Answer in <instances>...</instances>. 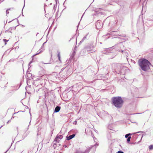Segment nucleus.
I'll use <instances>...</instances> for the list:
<instances>
[{"label":"nucleus","instance_id":"1","mask_svg":"<svg viewBox=\"0 0 153 153\" xmlns=\"http://www.w3.org/2000/svg\"><path fill=\"white\" fill-rule=\"evenodd\" d=\"M138 63L141 69L144 71H147L150 68V62L145 59H142L139 60Z\"/></svg>","mask_w":153,"mask_h":153},{"label":"nucleus","instance_id":"2","mask_svg":"<svg viewBox=\"0 0 153 153\" xmlns=\"http://www.w3.org/2000/svg\"><path fill=\"white\" fill-rule=\"evenodd\" d=\"M111 101L114 105L117 108L121 107L123 103V99L120 97H113L111 99Z\"/></svg>","mask_w":153,"mask_h":153},{"label":"nucleus","instance_id":"3","mask_svg":"<svg viewBox=\"0 0 153 153\" xmlns=\"http://www.w3.org/2000/svg\"><path fill=\"white\" fill-rule=\"evenodd\" d=\"M75 135V134H73L69 136H68V137H67V140H69L72 139V138H74V137Z\"/></svg>","mask_w":153,"mask_h":153},{"label":"nucleus","instance_id":"4","mask_svg":"<svg viewBox=\"0 0 153 153\" xmlns=\"http://www.w3.org/2000/svg\"><path fill=\"white\" fill-rule=\"evenodd\" d=\"M60 107L59 106H57L55 108L54 111L55 112H57L60 111Z\"/></svg>","mask_w":153,"mask_h":153},{"label":"nucleus","instance_id":"5","mask_svg":"<svg viewBox=\"0 0 153 153\" xmlns=\"http://www.w3.org/2000/svg\"><path fill=\"white\" fill-rule=\"evenodd\" d=\"M62 137L63 136L61 135L57 136L55 138V140H56V141H57L58 140L59 141V139H61Z\"/></svg>","mask_w":153,"mask_h":153},{"label":"nucleus","instance_id":"6","mask_svg":"<svg viewBox=\"0 0 153 153\" xmlns=\"http://www.w3.org/2000/svg\"><path fill=\"white\" fill-rule=\"evenodd\" d=\"M100 24V23L99 22H97V23L96 24V27L98 29H99L100 28V27L99 26V25Z\"/></svg>","mask_w":153,"mask_h":153},{"label":"nucleus","instance_id":"7","mask_svg":"<svg viewBox=\"0 0 153 153\" xmlns=\"http://www.w3.org/2000/svg\"><path fill=\"white\" fill-rule=\"evenodd\" d=\"M58 57L59 60L61 61L60 57V53L59 52L57 55Z\"/></svg>","mask_w":153,"mask_h":153},{"label":"nucleus","instance_id":"8","mask_svg":"<svg viewBox=\"0 0 153 153\" xmlns=\"http://www.w3.org/2000/svg\"><path fill=\"white\" fill-rule=\"evenodd\" d=\"M9 40H7L5 39H3V41L5 43V45H6L7 44V42Z\"/></svg>","mask_w":153,"mask_h":153},{"label":"nucleus","instance_id":"9","mask_svg":"<svg viewBox=\"0 0 153 153\" xmlns=\"http://www.w3.org/2000/svg\"><path fill=\"white\" fill-rule=\"evenodd\" d=\"M131 135V134L130 133H129V134H127L125 135V137L126 138L128 137H129V136H130Z\"/></svg>","mask_w":153,"mask_h":153},{"label":"nucleus","instance_id":"10","mask_svg":"<svg viewBox=\"0 0 153 153\" xmlns=\"http://www.w3.org/2000/svg\"><path fill=\"white\" fill-rule=\"evenodd\" d=\"M153 149V145H151L149 146V149L152 150Z\"/></svg>","mask_w":153,"mask_h":153},{"label":"nucleus","instance_id":"11","mask_svg":"<svg viewBox=\"0 0 153 153\" xmlns=\"http://www.w3.org/2000/svg\"><path fill=\"white\" fill-rule=\"evenodd\" d=\"M131 138V137L130 136L128 137L127 139V141L128 142H129L130 141Z\"/></svg>","mask_w":153,"mask_h":153},{"label":"nucleus","instance_id":"12","mask_svg":"<svg viewBox=\"0 0 153 153\" xmlns=\"http://www.w3.org/2000/svg\"><path fill=\"white\" fill-rule=\"evenodd\" d=\"M117 153H124L123 152L121 151H119Z\"/></svg>","mask_w":153,"mask_h":153},{"label":"nucleus","instance_id":"13","mask_svg":"<svg viewBox=\"0 0 153 153\" xmlns=\"http://www.w3.org/2000/svg\"><path fill=\"white\" fill-rule=\"evenodd\" d=\"M6 12L7 13H8V10H7L6 11Z\"/></svg>","mask_w":153,"mask_h":153},{"label":"nucleus","instance_id":"14","mask_svg":"<svg viewBox=\"0 0 153 153\" xmlns=\"http://www.w3.org/2000/svg\"><path fill=\"white\" fill-rule=\"evenodd\" d=\"M38 54H36L35 55H37Z\"/></svg>","mask_w":153,"mask_h":153},{"label":"nucleus","instance_id":"15","mask_svg":"<svg viewBox=\"0 0 153 153\" xmlns=\"http://www.w3.org/2000/svg\"><path fill=\"white\" fill-rule=\"evenodd\" d=\"M9 121H8V122H7V123H8L9 122Z\"/></svg>","mask_w":153,"mask_h":153},{"label":"nucleus","instance_id":"16","mask_svg":"<svg viewBox=\"0 0 153 153\" xmlns=\"http://www.w3.org/2000/svg\"><path fill=\"white\" fill-rule=\"evenodd\" d=\"M140 132H137V133H139Z\"/></svg>","mask_w":153,"mask_h":153}]
</instances>
